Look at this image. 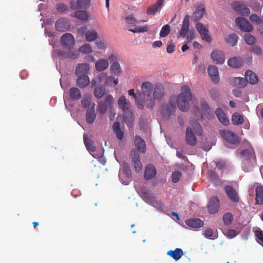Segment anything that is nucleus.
Returning a JSON list of instances; mask_svg holds the SVG:
<instances>
[{"label":"nucleus","mask_w":263,"mask_h":263,"mask_svg":"<svg viewBox=\"0 0 263 263\" xmlns=\"http://www.w3.org/2000/svg\"><path fill=\"white\" fill-rule=\"evenodd\" d=\"M192 95L190 87L183 85L180 93L176 97V103L179 109L182 111H186L189 108V103L192 100Z\"/></svg>","instance_id":"obj_1"},{"label":"nucleus","mask_w":263,"mask_h":263,"mask_svg":"<svg viewBox=\"0 0 263 263\" xmlns=\"http://www.w3.org/2000/svg\"><path fill=\"white\" fill-rule=\"evenodd\" d=\"M139 194L143 200L148 204L161 211L164 210L162 201L160 200H156L153 194L148 192L145 187H141L139 190Z\"/></svg>","instance_id":"obj_2"},{"label":"nucleus","mask_w":263,"mask_h":263,"mask_svg":"<svg viewBox=\"0 0 263 263\" xmlns=\"http://www.w3.org/2000/svg\"><path fill=\"white\" fill-rule=\"evenodd\" d=\"M241 155L243 158L242 166L245 172L251 171L256 161V157L253 149H244L241 151Z\"/></svg>","instance_id":"obj_3"},{"label":"nucleus","mask_w":263,"mask_h":263,"mask_svg":"<svg viewBox=\"0 0 263 263\" xmlns=\"http://www.w3.org/2000/svg\"><path fill=\"white\" fill-rule=\"evenodd\" d=\"M114 103V99L110 95H107L103 101H100L98 103V110L99 114H104L107 109H111Z\"/></svg>","instance_id":"obj_4"},{"label":"nucleus","mask_w":263,"mask_h":263,"mask_svg":"<svg viewBox=\"0 0 263 263\" xmlns=\"http://www.w3.org/2000/svg\"><path fill=\"white\" fill-rule=\"evenodd\" d=\"M176 108L175 100L171 99L168 103L163 104L161 106V113L164 118H169L173 115Z\"/></svg>","instance_id":"obj_5"},{"label":"nucleus","mask_w":263,"mask_h":263,"mask_svg":"<svg viewBox=\"0 0 263 263\" xmlns=\"http://www.w3.org/2000/svg\"><path fill=\"white\" fill-rule=\"evenodd\" d=\"M126 23L130 25L135 26V28L134 29H129V31L134 32V33H137V32H145L147 31L148 30V28L146 26L144 27H137L136 25L137 24H139L140 22H144V21H138L137 20H136L133 15L132 14L129 15L125 18Z\"/></svg>","instance_id":"obj_6"},{"label":"nucleus","mask_w":263,"mask_h":263,"mask_svg":"<svg viewBox=\"0 0 263 263\" xmlns=\"http://www.w3.org/2000/svg\"><path fill=\"white\" fill-rule=\"evenodd\" d=\"M195 27L203 41L209 43L212 42V38L209 31L201 23L197 22Z\"/></svg>","instance_id":"obj_7"},{"label":"nucleus","mask_w":263,"mask_h":263,"mask_svg":"<svg viewBox=\"0 0 263 263\" xmlns=\"http://www.w3.org/2000/svg\"><path fill=\"white\" fill-rule=\"evenodd\" d=\"M231 6L236 12L242 16H247L250 13L249 8L240 2L235 1L232 3Z\"/></svg>","instance_id":"obj_8"},{"label":"nucleus","mask_w":263,"mask_h":263,"mask_svg":"<svg viewBox=\"0 0 263 263\" xmlns=\"http://www.w3.org/2000/svg\"><path fill=\"white\" fill-rule=\"evenodd\" d=\"M235 22L238 27L244 32H251L253 29L252 25L245 18L237 17Z\"/></svg>","instance_id":"obj_9"},{"label":"nucleus","mask_w":263,"mask_h":263,"mask_svg":"<svg viewBox=\"0 0 263 263\" xmlns=\"http://www.w3.org/2000/svg\"><path fill=\"white\" fill-rule=\"evenodd\" d=\"M67 48V51L59 50L58 51V54L64 58H69L73 60L79 57V53L74 48L71 47Z\"/></svg>","instance_id":"obj_10"},{"label":"nucleus","mask_w":263,"mask_h":263,"mask_svg":"<svg viewBox=\"0 0 263 263\" xmlns=\"http://www.w3.org/2000/svg\"><path fill=\"white\" fill-rule=\"evenodd\" d=\"M90 3L91 0H73L70 2V6L72 10L86 9L90 6Z\"/></svg>","instance_id":"obj_11"},{"label":"nucleus","mask_w":263,"mask_h":263,"mask_svg":"<svg viewBox=\"0 0 263 263\" xmlns=\"http://www.w3.org/2000/svg\"><path fill=\"white\" fill-rule=\"evenodd\" d=\"M131 155L133 157L132 163L134 170L136 172H139L142 168V164L140 160L138 151L137 149H134L131 152Z\"/></svg>","instance_id":"obj_12"},{"label":"nucleus","mask_w":263,"mask_h":263,"mask_svg":"<svg viewBox=\"0 0 263 263\" xmlns=\"http://www.w3.org/2000/svg\"><path fill=\"white\" fill-rule=\"evenodd\" d=\"M122 171L123 173V176H120V178L122 180V177L125 179V181H123L122 183L125 185L128 184L132 178V172L130 168L129 165L126 161L122 162Z\"/></svg>","instance_id":"obj_13"},{"label":"nucleus","mask_w":263,"mask_h":263,"mask_svg":"<svg viewBox=\"0 0 263 263\" xmlns=\"http://www.w3.org/2000/svg\"><path fill=\"white\" fill-rule=\"evenodd\" d=\"M220 134L222 138L229 143L236 144L238 143V137L233 132L229 130H220Z\"/></svg>","instance_id":"obj_14"},{"label":"nucleus","mask_w":263,"mask_h":263,"mask_svg":"<svg viewBox=\"0 0 263 263\" xmlns=\"http://www.w3.org/2000/svg\"><path fill=\"white\" fill-rule=\"evenodd\" d=\"M224 191L229 198L234 203H238L239 201V197L238 193L230 185H226Z\"/></svg>","instance_id":"obj_15"},{"label":"nucleus","mask_w":263,"mask_h":263,"mask_svg":"<svg viewBox=\"0 0 263 263\" xmlns=\"http://www.w3.org/2000/svg\"><path fill=\"white\" fill-rule=\"evenodd\" d=\"M61 45L66 47H70L74 44V38L70 33H66L62 35L61 38Z\"/></svg>","instance_id":"obj_16"},{"label":"nucleus","mask_w":263,"mask_h":263,"mask_svg":"<svg viewBox=\"0 0 263 263\" xmlns=\"http://www.w3.org/2000/svg\"><path fill=\"white\" fill-rule=\"evenodd\" d=\"M165 95L164 88L161 84H156L155 85L153 97L154 99L160 101Z\"/></svg>","instance_id":"obj_17"},{"label":"nucleus","mask_w":263,"mask_h":263,"mask_svg":"<svg viewBox=\"0 0 263 263\" xmlns=\"http://www.w3.org/2000/svg\"><path fill=\"white\" fill-rule=\"evenodd\" d=\"M219 208V200L216 197H212L210 198L208 210L211 214H215L217 212Z\"/></svg>","instance_id":"obj_18"},{"label":"nucleus","mask_w":263,"mask_h":263,"mask_svg":"<svg viewBox=\"0 0 263 263\" xmlns=\"http://www.w3.org/2000/svg\"><path fill=\"white\" fill-rule=\"evenodd\" d=\"M56 29L59 31L65 32L70 27V23L68 20L65 18L58 19L55 22Z\"/></svg>","instance_id":"obj_19"},{"label":"nucleus","mask_w":263,"mask_h":263,"mask_svg":"<svg viewBox=\"0 0 263 263\" xmlns=\"http://www.w3.org/2000/svg\"><path fill=\"white\" fill-rule=\"evenodd\" d=\"M211 58L216 64H221L225 61V57L223 53L219 50H215L211 54Z\"/></svg>","instance_id":"obj_20"},{"label":"nucleus","mask_w":263,"mask_h":263,"mask_svg":"<svg viewBox=\"0 0 263 263\" xmlns=\"http://www.w3.org/2000/svg\"><path fill=\"white\" fill-rule=\"evenodd\" d=\"M185 142L187 144L192 146H195L197 143V139L192 129L190 127H187L186 129Z\"/></svg>","instance_id":"obj_21"},{"label":"nucleus","mask_w":263,"mask_h":263,"mask_svg":"<svg viewBox=\"0 0 263 263\" xmlns=\"http://www.w3.org/2000/svg\"><path fill=\"white\" fill-rule=\"evenodd\" d=\"M189 28L190 16L186 15L183 19L181 29L179 32V37H185L189 31Z\"/></svg>","instance_id":"obj_22"},{"label":"nucleus","mask_w":263,"mask_h":263,"mask_svg":"<svg viewBox=\"0 0 263 263\" xmlns=\"http://www.w3.org/2000/svg\"><path fill=\"white\" fill-rule=\"evenodd\" d=\"M118 104L123 112L132 110L130 101L127 100L124 96H122L119 99Z\"/></svg>","instance_id":"obj_23"},{"label":"nucleus","mask_w":263,"mask_h":263,"mask_svg":"<svg viewBox=\"0 0 263 263\" xmlns=\"http://www.w3.org/2000/svg\"><path fill=\"white\" fill-rule=\"evenodd\" d=\"M164 0H158L153 5L148 7L146 10L147 15H154L159 11L163 6Z\"/></svg>","instance_id":"obj_24"},{"label":"nucleus","mask_w":263,"mask_h":263,"mask_svg":"<svg viewBox=\"0 0 263 263\" xmlns=\"http://www.w3.org/2000/svg\"><path fill=\"white\" fill-rule=\"evenodd\" d=\"M157 174L156 169L151 164L147 165L144 173V178L146 180H150L154 178Z\"/></svg>","instance_id":"obj_25"},{"label":"nucleus","mask_w":263,"mask_h":263,"mask_svg":"<svg viewBox=\"0 0 263 263\" xmlns=\"http://www.w3.org/2000/svg\"><path fill=\"white\" fill-rule=\"evenodd\" d=\"M208 73L212 79V81L215 83H217L219 81L218 70L216 66L210 65L208 68Z\"/></svg>","instance_id":"obj_26"},{"label":"nucleus","mask_w":263,"mask_h":263,"mask_svg":"<svg viewBox=\"0 0 263 263\" xmlns=\"http://www.w3.org/2000/svg\"><path fill=\"white\" fill-rule=\"evenodd\" d=\"M89 71V66L86 63L79 64L76 68L75 73L77 76L87 75Z\"/></svg>","instance_id":"obj_27"},{"label":"nucleus","mask_w":263,"mask_h":263,"mask_svg":"<svg viewBox=\"0 0 263 263\" xmlns=\"http://www.w3.org/2000/svg\"><path fill=\"white\" fill-rule=\"evenodd\" d=\"M186 224L192 228H201L204 224L203 221L199 218H194L188 219L185 221Z\"/></svg>","instance_id":"obj_28"},{"label":"nucleus","mask_w":263,"mask_h":263,"mask_svg":"<svg viewBox=\"0 0 263 263\" xmlns=\"http://www.w3.org/2000/svg\"><path fill=\"white\" fill-rule=\"evenodd\" d=\"M96 116L97 114L95 110V104H93L87 110L86 114V122L89 124H92L96 118Z\"/></svg>","instance_id":"obj_29"},{"label":"nucleus","mask_w":263,"mask_h":263,"mask_svg":"<svg viewBox=\"0 0 263 263\" xmlns=\"http://www.w3.org/2000/svg\"><path fill=\"white\" fill-rule=\"evenodd\" d=\"M135 144L140 153H144L145 152L146 144L144 140L141 137L136 136L135 138Z\"/></svg>","instance_id":"obj_30"},{"label":"nucleus","mask_w":263,"mask_h":263,"mask_svg":"<svg viewBox=\"0 0 263 263\" xmlns=\"http://www.w3.org/2000/svg\"><path fill=\"white\" fill-rule=\"evenodd\" d=\"M205 13V9L203 5H200L197 7L196 10L193 13L192 20L194 22H197L200 20Z\"/></svg>","instance_id":"obj_31"},{"label":"nucleus","mask_w":263,"mask_h":263,"mask_svg":"<svg viewBox=\"0 0 263 263\" xmlns=\"http://www.w3.org/2000/svg\"><path fill=\"white\" fill-rule=\"evenodd\" d=\"M142 91L144 97H150L153 88V85L149 82H145L142 84Z\"/></svg>","instance_id":"obj_32"},{"label":"nucleus","mask_w":263,"mask_h":263,"mask_svg":"<svg viewBox=\"0 0 263 263\" xmlns=\"http://www.w3.org/2000/svg\"><path fill=\"white\" fill-rule=\"evenodd\" d=\"M123 117L125 122L129 127H132L134 121V115L133 110L123 112Z\"/></svg>","instance_id":"obj_33"},{"label":"nucleus","mask_w":263,"mask_h":263,"mask_svg":"<svg viewBox=\"0 0 263 263\" xmlns=\"http://www.w3.org/2000/svg\"><path fill=\"white\" fill-rule=\"evenodd\" d=\"M245 78L247 81L251 84H255L258 81V79L256 74L250 70H248L246 71Z\"/></svg>","instance_id":"obj_34"},{"label":"nucleus","mask_w":263,"mask_h":263,"mask_svg":"<svg viewBox=\"0 0 263 263\" xmlns=\"http://www.w3.org/2000/svg\"><path fill=\"white\" fill-rule=\"evenodd\" d=\"M247 80L246 78L236 77L233 78L231 80V84L233 86H236L239 88H243L247 85Z\"/></svg>","instance_id":"obj_35"},{"label":"nucleus","mask_w":263,"mask_h":263,"mask_svg":"<svg viewBox=\"0 0 263 263\" xmlns=\"http://www.w3.org/2000/svg\"><path fill=\"white\" fill-rule=\"evenodd\" d=\"M215 114L217 116V117L219 121L224 125H228L229 123V121L228 119L227 118L225 113L223 111L218 108H217L215 111Z\"/></svg>","instance_id":"obj_36"},{"label":"nucleus","mask_w":263,"mask_h":263,"mask_svg":"<svg viewBox=\"0 0 263 263\" xmlns=\"http://www.w3.org/2000/svg\"><path fill=\"white\" fill-rule=\"evenodd\" d=\"M228 64L231 67L238 68L242 65V60L240 58L234 57L228 61Z\"/></svg>","instance_id":"obj_37"},{"label":"nucleus","mask_w":263,"mask_h":263,"mask_svg":"<svg viewBox=\"0 0 263 263\" xmlns=\"http://www.w3.org/2000/svg\"><path fill=\"white\" fill-rule=\"evenodd\" d=\"M77 85L80 88L86 87L89 83V79L87 75L78 76Z\"/></svg>","instance_id":"obj_38"},{"label":"nucleus","mask_w":263,"mask_h":263,"mask_svg":"<svg viewBox=\"0 0 263 263\" xmlns=\"http://www.w3.org/2000/svg\"><path fill=\"white\" fill-rule=\"evenodd\" d=\"M182 254L183 251L180 248H176L174 250H170L167 252V254L172 257L175 261L180 259Z\"/></svg>","instance_id":"obj_39"},{"label":"nucleus","mask_w":263,"mask_h":263,"mask_svg":"<svg viewBox=\"0 0 263 263\" xmlns=\"http://www.w3.org/2000/svg\"><path fill=\"white\" fill-rule=\"evenodd\" d=\"M108 66V61L106 59H100L96 62L95 67L99 71H102L106 69Z\"/></svg>","instance_id":"obj_40"},{"label":"nucleus","mask_w":263,"mask_h":263,"mask_svg":"<svg viewBox=\"0 0 263 263\" xmlns=\"http://www.w3.org/2000/svg\"><path fill=\"white\" fill-rule=\"evenodd\" d=\"M255 191L256 203L258 204H263V186L261 185L257 186Z\"/></svg>","instance_id":"obj_41"},{"label":"nucleus","mask_w":263,"mask_h":263,"mask_svg":"<svg viewBox=\"0 0 263 263\" xmlns=\"http://www.w3.org/2000/svg\"><path fill=\"white\" fill-rule=\"evenodd\" d=\"M84 143L88 151L95 152L96 149V147L95 145L94 142L90 139L84 135Z\"/></svg>","instance_id":"obj_42"},{"label":"nucleus","mask_w":263,"mask_h":263,"mask_svg":"<svg viewBox=\"0 0 263 263\" xmlns=\"http://www.w3.org/2000/svg\"><path fill=\"white\" fill-rule=\"evenodd\" d=\"M209 176L210 180L216 185H219L221 184V181L218 174L213 171H211L209 173Z\"/></svg>","instance_id":"obj_43"},{"label":"nucleus","mask_w":263,"mask_h":263,"mask_svg":"<svg viewBox=\"0 0 263 263\" xmlns=\"http://www.w3.org/2000/svg\"><path fill=\"white\" fill-rule=\"evenodd\" d=\"M128 92L129 95L133 96L135 98L138 108L139 109H143L144 107L143 101L142 100H140L139 98V97H138L135 94V93L134 92V89H129L128 90Z\"/></svg>","instance_id":"obj_44"},{"label":"nucleus","mask_w":263,"mask_h":263,"mask_svg":"<svg viewBox=\"0 0 263 263\" xmlns=\"http://www.w3.org/2000/svg\"><path fill=\"white\" fill-rule=\"evenodd\" d=\"M69 96L72 100H78L81 97V91L78 88L72 87L69 90Z\"/></svg>","instance_id":"obj_45"},{"label":"nucleus","mask_w":263,"mask_h":263,"mask_svg":"<svg viewBox=\"0 0 263 263\" xmlns=\"http://www.w3.org/2000/svg\"><path fill=\"white\" fill-rule=\"evenodd\" d=\"M110 71L112 74L117 76L121 73L122 70L118 62L115 61L111 64Z\"/></svg>","instance_id":"obj_46"},{"label":"nucleus","mask_w":263,"mask_h":263,"mask_svg":"<svg viewBox=\"0 0 263 263\" xmlns=\"http://www.w3.org/2000/svg\"><path fill=\"white\" fill-rule=\"evenodd\" d=\"M98 37V33L94 30L87 31L85 33V39L88 42L95 41Z\"/></svg>","instance_id":"obj_47"},{"label":"nucleus","mask_w":263,"mask_h":263,"mask_svg":"<svg viewBox=\"0 0 263 263\" xmlns=\"http://www.w3.org/2000/svg\"><path fill=\"white\" fill-rule=\"evenodd\" d=\"M74 16L82 21H87L88 15L86 11L84 10H77L74 13Z\"/></svg>","instance_id":"obj_48"},{"label":"nucleus","mask_w":263,"mask_h":263,"mask_svg":"<svg viewBox=\"0 0 263 263\" xmlns=\"http://www.w3.org/2000/svg\"><path fill=\"white\" fill-rule=\"evenodd\" d=\"M232 122L234 125L241 124L243 122V117L238 113H235L232 115Z\"/></svg>","instance_id":"obj_49"},{"label":"nucleus","mask_w":263,"mask_h":263,"mask_svg":"<svg viewBox=\"0 0 263 263\" xmlns=\"http://www.w3.org/2000/svg\"><path fill=\"white\" fill-rule=\"evenodd\" d=\"M105 89L104 86H98L94 90V96L97 98H102L105 94Z\"/></svg>","instance_id":"obj_50"},{"label":"nucleus","mask_w":263,"mask_h":263,"mask_svg":"<svg viewBox=\"0 0 263 263\" xmlns=\"http://www.w3.org/2000/svg\"><path fill=\"white\" fill-rule=\"evenodd\" d=\"M107 75L105 73H100L98 77L95 78V79H92L91 81V85L93 86H96L97 84L100 83L103 81H104L105 79H106Z\"/></svg>","instance_id":"obj_51"},{"label":"nucleus","mask_w":263,"mask_h":263,"mask_svg":"<svg viewBox=\"0 0 263 263\" xmlns=\"http://www.w3.org/2000/svg\"><path fill=\"white\" fill-rule=\"evenodd\" d=\"M146 107L148 109H153L155 106V100L154 98L144 97Z\"/></svg>","instance_id":"obj_52"},{"label":"nucleus","mask_w":263,"mask_h":263,"mask_svg":"<svg viewBox=\"0 0 263 263\" xmlns=\"http://www.w3.org/2000/svg\"><path fill=\"white\" fill-rule=\"evenodd\" d=\"M226 42L232 46H235L238 41V36L236 34H230L226 39Z\"/></svg>","instance_id":"obj_53"},{"label":"nucleus","mask_w":263,"mask_h":263,"mask_svg":"<svg viewBox=\"0 0 263 263\" xmlns=\"http://www.w3.org/2000/svg\"><path fill=\"white\" fill-rule=\"evenodd\" d=\"M233 216L230 212L226 213L222 216L223 221L226 226H230L232 222Z\"/></svg>","instance_id":"obj_54"},{"label":"nucleus","mask_w":263,"mask_h":263,"mask_svg":"<svg viewBox=\"0 0 263 263\" xmlns=\"http://www.w3.org/2000/svg\"><path fill=\"white\" fill-rule=\"evenodd\" d=\"M171 28L170 26L166 24L164 25L160 31V36L161 37H165L170 33Z\"/></svg>","instance_id":"obj_55"},{"label":"nucleus","mask_w":263,"mask_h":263,"mask_svg":"<svg viewBox=\"0 0 263 263\" xmlns=\"http://www.w3.org/2000/svg\"><path fill=\"white\" fill-rule=\"evenodd\" d=\"M191 125L195 131L196 134L197 135H201L202 134V128L200 124L196 121L193 122V121L192 120Z\"/></svg>","instance_id":"obj_56"},{"label":"nucleus","mask_w":263,"mask_h":263,"mask_svg":"<svg viewBox=\"0 0 263 263\" xmlns=\"http://www.w3.org/2000/svg\"><path fill=\"white\" fill-rule=\"evenodd\" d=\"M79 51L84 54L89 53L92 52V48L89 44H86L79 48Z\"/></svg>","instance_id":"obj_57"},{"label":"nucleus","mask_w":263,"mask_h":263,"mask_svg":"<svg viewBox=\"0 0 263 263\" xmlns=\"http://www.w3.org/2000/svg\"><path fill=\"white\" fill-rule=\"evenodd\" d=\"M244 38L246 43L250 45H253L256 41L255 37L251 34H246Z\"/></svg>","instance_id":"obj_58"},{"label":"nucleus","mask_w":263,"mask_h":263,"mask_svg":"<svg viewBox=\"0 0 263 263\" xmlns=\"http://www.w3.org/2000/svg\"><path fill=\"white\" fill-rule=\"evenodd\" d=\"M181 177V173L179 171L173 172L171 176L172 180L174 183H177L179 181Z\"/></svg>","instance_id":"obj_59"},{"label":"nucleus","mask_w":263,"mask_h":263,"mask_svg":"<svg viewBox=\"0 0 263 263\" xmlns=\"http://www.w3.org/2000/svg\"><path fill=\"white\" fill-rule=\"evenodd\" d=\"M249 18L251 22L257 24H260L262 21L261 17L255 14H251Z\"/></svg>","instance_id":"obj_60"},{"label":"nucleus","mask_w":263,"mask_h":263,"mask_svg":"<svg viewBox=\"0 0 263 263\" xmlns=\"http://www.w3.org/2000/svg\"><path fill=\"white\" fill-rule=\"evenodd\" d=\"M57 9L60 13H66L68 10V7L64 4H59L57 5Z\"/></svg>","instance_id":"obj_61"},{"label":"nucleus","mask_w":263,"mask_h":263,"mask_svg":"<svg viewBox=\"0 0 263 263\" xmlns=\"http://www.w3.org/2000/svg\"><path fill=\"white\" fill-rule=\"evenodd\" d=\"M209 93L212 98L216 99L219 97V93L216 88H212L209 90Z\"/></svg>","instance_id":"obj_62"},{"label":"nucleus","mask_w":263,"mask_h":263,"mask_svg":"<svg viewBox=\"0 0 263 263\" xmlns=\"http://www.w3.org/2000/svg\"><path fill=\"white\" fill-rule=\"evenodd\" d=\"M91 104V100L89 98H83L81 100V104L83 107H86Z\"/></svg>","instance_id":"obj_63"},{"label":"nucleus","mask_w":263,"mask_h":263,"mask_svg":"<svg viewBox=\"0 0 263 263\" xmlns=\"http://www.w3.org/2000/svg\"><path fill=\"white\" fill-rule=\"evenodd\" d=\"M255 233V236L260 241L261 245L263 246V231L261 230H257Z\"/></svg>","instance_id":"obj_64"}]
</instances>
